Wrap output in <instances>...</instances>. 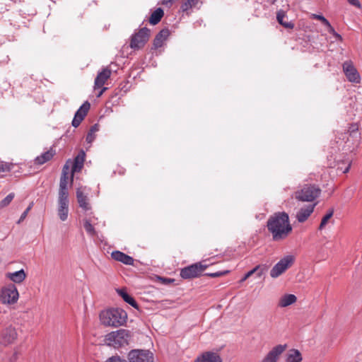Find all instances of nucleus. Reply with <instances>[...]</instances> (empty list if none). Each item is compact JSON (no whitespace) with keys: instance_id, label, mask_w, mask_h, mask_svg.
Returning <instances> with one entry per match:
<instances>
[{"instance_id":"nucleus-1","label":"nucleus","mask_w":362,"mask_h":362,"mask_svg":"<svg viewBox=\"0 0 362 362\" xmlns=\"http://www.w3.org/2000/svg\"><path fill=\"white\" fill-rule=\"evenodd\" d=\"M267 227L275 242L286 239L293 230L288 214L284 211L271 216L267 220Z\"/></svg>"},{"instance_id":"nucleus-2","label":"nucleus","mask_w":362,"mask_h":362,"mask_svg":"<svg viewBox=\"0 0 362 362\" xmlns=\"http://www.w3.org/2000/svg\"><path fill=\"white\" fill-rule=\"evenodd\" d=\"M127 315L120 308H112L102 311L100 319L103 325L110 327H119L123 325L127 320Z\"/></svg>"},{"instance_id":"nucleus-3","label":"nucleus","mask_w":362,"mask_h":362,"mask_svg":"<svg viewBox=\"0 0 362 362\" xmlns=\"http://www.w3.org/2000/svg\"><path fill=\"white\" fill-rule=\"evenodd\" d=\"M131 338L132 333L129 330L120 329L107 334L105 336V341L108 345L119 348L129 344Z\"/></svg>"},{"instance_id":"nucleus-4","label":"nucleus","mask_w":362,"mask_h":362,"mask_svg":"<svg viewBox=\"0 0 362 362\" xmlns=\"http://www.w3.org/2000/svg\"><path fill=\"white\" fill-rule=\"evenodd\" d=\"M321 194L320 188L311 184H306L300 189L294 192V198L302 202H310L315 200Z\"/></svg>"},{"instance_id":"nucleus-5","label":"nucleus","mask_w":362,"mask_h":362,"mask_svg":"<svg viewBox=\"0 0 362 362\" xmlns=\"http://www.w3.org/2000/svg\"><path fill=\"white\" fill-rule=\"evenodd\" d=\"M151 36V30L146 27L140 28L130 37L129 47L139 50L142 49L148 41Z\"/></svg>"},{"instance_id":"nucleus-6","label":"nucleus","mask_w":362,"mask_h":362,"mask_svg":"<svg viewBox=\"0 0 362 362\" xmlns=\"http://www.w3.org/2000/svg\"><path fill=\"white\" fill-rule=\"evenodd\" d=\"M209 264H203V262H196L180 270V276L184 279H192L199 277L207 269Z\"/></svg>"},{"instance_id":"nucleus-7","label":"nucleus","mask_w":362,"mask_h":362,"mask_svg":"<svg viewBox=\"0 0 362 362\" xmlns=\"http://www.w3.org/2000/svg\"><path fill=\"white\" fill-rule=\"evenodd\" d=\"M295 262L293 255H287L278 262L271 269L270 276L277 278L290 268Z\"/></svg>"},{"instance_id":"nucleus-8","label":"nucleus","mask_w":362,"mask_h":362,"mask_svg":"<svg viewBox=\"0 0 362 362\" xmlns=\"http://www.w3.org/2000/svg\"><path fill=\"white\" fill-rule=\"evenodd\" d=\"M18 296V292L16 286L10 284L1 288L0 300L4 304H13L17 302Z\"/></svg>"},{"instance_id":"nucleus-9","label":"nucleus","mask_w":362,"mask_h":362,"mask_svg":"<svg viewBox=\"0 0 362 362\" xmlns=\"http://www.w3.org/2000/svg\"><path fill=\"white\" fill-rule=\"evenodd\" d=\"M129 362H153V354L149 350L133 349L128 354Z\"/></svg>"},{"instance_id":"nucleus-10","label":"nucleus","mask_w":362,"mask_h":362,"mask_svg":"<svg viewBox=\"0 0 362 362\" xmlns=\"http://www.w3.org/2000/svg\"><path fill=\"white\" fill-rule=\"evenodd\" d=\"M17 336L16 329L9 326L2 330L0 336V343L4 345L11 344L17 339Z\"/></svg>"},{"instance_id":"nucleus-11","label":"nucleus","mask_w":362,"mask_h":362,"mask_svg":"<svg viewBox=\"0 0 362 362\" xmlns=\"http://www.w3.org/2000/svg\"><path fill=\"white\" fill-rule=\"evenodd\" d=\"M343 70L350 82L360 83V76L356 68L349 62H345L343 64Z\"/></svg>"},{"instance_id":"nucleus-12","label":"nucleus","mask_w":362,"mask_h":362,"mask_svg":"<svg viewBox=\"0 0 362 362\" xmlns=\"http://www.w3.org/2000/svg\"><path fill=\"white\" fill-rule=\"evenodd\" d=\"M90 104L88 101H86L76 111L74 117L72 120V126L78 127L81 122L83 120L85 117L87 115L88 110H90Z\"/></svg>"},{"instance_id":"nucleus-13","label":"nucleus","mask_w":362,"mask_h":362,"mask_svg":"<svg viewBox=\"0 0 362 362\" xmlns=\"http://www.w3.org/2000/svg\"><path fill=\"white\" fill-rule=\"evenodd\" d=\"M286 344H279L272 349L266 355L262 362H277L279 356L286 349Z\"/></svg>"},{"instance_id":"nucleus-14","label":"nucleus","mask_w":362,"mask_h":362,"mask_svg":"<svg viewBox=\"0 0 362 362\" xmlns=\"http://www.w3.org/2000/svg\"><path fill=\"white\" fill-rule=\"evenodd\" d=\"M194 362H223V360L217 352L205 351L199 355Z\"/></svg>"},{"instance_id":"nucleus-15","label":"nucleus","mask_w":362,"mask_h":362,"mask_svg":"<svg viewBox=\"0 0 362 362\" xmlns=\"http://www.w3.org/2000/svg\"><path fill=\"white\" fill-rule=\"evenodd\" d=\"M170 33L168 28H163L160 30L153 39V47L151 49H157L161 47L163 45L164 42L168 39Z\"/></svg>"},{"instance_id":"nucleus-16","label":"nucleus","mask_w":362,"mask_h":362,"mask_svg":"<svg viewBox=\"0 0 362 362\" xmlns=\"http://www.w3.org/2000/svg\"><path fill=\"white\" fill-rule=\"evenodd\" d=\"M86 153L84 151L81 150L74 160L72 164V170L71 176V182H73L74 173L76 172H80L83 167L85 160Z\"/></svg>"},{"instance_id":"nucleus-17","label":"nucleus","mask_w":362,"mask_h":362,"mask_svg":"<svg viewBox=\"0 0 362 362\" xmlns=\"http://www.w3.org/2000/svg\"><path fill=\"white\" fill-rule=\"evenodd\" d=\"M112 74L111 70L106 67L99 72L95 79L94 88H101L106 82V81L110 77Z\"/></svg>"},{"instance_id":"nucleus-18","label":"nucleus","mask_w":362,"mask_h":362,"mask_svg":"<svg viewBox=\"0 0 362 362\" xmlns=\"http://www.w3.org/2000/svg\"><path fill=\"white\" fill-rule=\"evenodd\" d=\"M316 204V203L313 204H310L306 207L300 209V210L297 212L296 216L298 221L299 223L305 222L313 212Z\"/></svg>"},{"instance_id":"nucleus-19","label":"nucleus","mask_w":362,"mask_h":362,"mask_svg":"<svg viewBox=\"0 0 362 362\" xmlns=\"http://www.w3.org/2000/svg\"><path fill=\"white\" fill-rule=\"evenodd\" d=\"M111 257L113 259L120 262L126 265H134V259L131 256L116 250L111 253Z\"/></svg>"},{"instance_id":"nucleus-20","label":"nucleus","mask_w":362,"mask_h":362,"mask_svg":"<svg viewBox=\"0 0 362 362\" xmlns=\"http://www.w3.org/2000/svg\"><path fill=\"white\" fill-rule=\"evenodd\" d=\"M347 133L350 138L353 139V144L357 148L360 144L361 134L358 132V124L352 123L349 125Z\"/></svg>"},{"instance_id":"nucleus-21","label":"nucleus","mask_w":362,"mask_h":362,"mask_svg":"<svg viewBox=\"0 0 362 362\" xmlns=\"http://www.w3.org/2000/svg\"><path fill=\"white\" fill-rule=\"evenodd\" d=\"M76 198L81 208L84 211H88L90 209L91 207L88 203L87 196H86L79 188L76 189Z\"/></svg>"},{"instance_id":"nucleus-22","label":"nucleus","mask_w":362,"mask_h":362,"mask_svg":"<svg viewBox=\"0 0 362 362\" xmlns=\"http://www.w3.org/2000/svg\"><path fill=\"white\" fill-rule=\"evenodd\" d=\"M55 155V151L50 148L49 151L42 153L35 159V163L37 165H42L50 160Z\"/></svg>"},{"instance_id":"nucleus-23","label":"nucleus","mask_w":362,"mask_h":362,"mask_svg":"<svg viewBox=\"0 0 362 362\" xmlns=\"http://www.w3.org/2000/svg\"><path fill=\"white\" fill-rule=\"evenodd\" d=\"M297 298L293 294H286L283 296L279 302V306L281 308L287 307L296 303Z\"/></svg>"},{"instance_id":"nucleus-24","label":"nucleus","mask_w":362,"mask_h":362,"mask_svg":"<svg viewBox=\"0 0 362 362\" xmlns=\"http://www.w3.org/2000/svg\"><path fill=\"white\" fill-rule=\"evenodd\" d=\"M117 293L122 298L124 301H125L128 304L131 305L134 308H136V309L139 308V305L136 303V301L134 300V298L132 296H131L129 294H128L125 290H124V289L117 290Z\"/></svg>"},{"instance_id":"nucleus-25","label":"nucleus","mask_w":362,"mask_h":362,"mask_svg":"<svg viewBox=\"0 0 362 362\" xmlns=\"http://www.w3.org/2000/svg\"><path fill=\"white\" fill-rule=\"evenodd\" d=\"M7 277L9 278L12 281L15 283H21L26 277V274L23 269H21L13 273H8Z\"/></svg>"},{"instance_id":"nucleus-26","label":"nucleus","mask_w":362,"mask_h":362,"mask_svg":"<svg viewBox=\"0 0 362 362\" xmlns=\"http://www.w3.org/2000/svg\"><path fill=\"white\" fill-rule=\"evenodd\" d=\"M163 16V10L161 8H158L151 13L148 21L151 25H156L160 21Z\"/></svg>"},{"instance_id":"nucleus-27","label":"nucleus","mask_w":362,"mask_h":362,"mask_svg":"<svg viewBox=\"0 0 362 362\" xmlns=\"http://www.w3.org/2000/svg\"><path fill=\"white\" fill-rule=\"evenodd\" d=\"M286 16V12L283 10H279L276 13V19L280 25L286 28L293 29L294 28V23L292 22L284 21V18Z\"/></svg>"},{"instance_id":"nucleus-28","label":"nucleus","mask_w":362,"mask_h":362,"mask_svg":"<svg viewBox=\"0 0 362 362\" xmlns=\"http://www.w3.org/2000/svg\"><path fill=\"white\" fill-rule=\"evenodd\" d=\"M58 215L59 218L64 221L68 217L69 204L68 203H58Z\"/></svg>"},{"instance_id":"nucleus-29","label":"nucleus","mask_w":362,"mask_h":362,"mask_svg":"<svg viewBox=\"0 0 362 362\" xmlns=\"http://www.w3.org/2000/svg\"><path fill=\"white\" fill-rule=\"evenodd\" d=\"M302 359L300 352L298 350L293 349L290 350L286 358V362H301Z\"/></svg>"},{"instance_id":"nucleus-30","label":"nucleus","mask_w":362,"mask_h":362,"mask_svg":"<svg viewBox=\"0 0 362 362\" xmlns=\"http://www.w3.org/2000/svg\"><path fill=\"white\" fill-rule=\"evenodd\" d=\"M58 203H68L69 204L68 188H59V189Z\"/></svg>"},{"instance_id":"nucleus-31","label":"nucleus","mask_w":362,"mask_h":362,"mask_svg":"<svg viewBox=\"0 0 362 362\" xmlns=\"http://www.w3.org/2000/svg\"><path fill=\"white\" fill-rule=\"evenodd\" d=\"M267 268L265 266L257 265L252 270L249 271L247 273V276L250 277L252 274H256L257 277H260L265 272Z\"/></svg>"},{"instance_id":"nucleus-32","label":"nucleus","mask_w":362,"mask_h":362,"mask_svg":"<svg viewBox=\"0 0 362 362\" xmlns=\"http://www.w3.org/2000/svg\"><path fill=\"white\" fill-rule=\"evenodd\" d=\"M99 130V125L98 124H95L93 125L87 136H86V141L89 144L92 143L93 141L95 139V135L94 134Z\"/></svg>"},{"instance_id":"nucleus-33","label":"nucleus","mask_w":362,"mask_h":362,"mask_svg":"<svg viewBox=\"0 0 362 362\" xmlns=\"http://www.w3.org/2000/svg\"><path fill=\"white\" fill-rule=\"evenodd\" d=\"M334 214V209H330L327 214L322 218L321 223L319 226V230H322L327 223L328 221L332 218Z\"/></svg>"},{"instance_id":"nucleus-34","label":"nucleus","mask_w":362,"mask_h":362,"mask_svg":"<svg viewBox=\"0 0 362 362\" xmlns=\"http://www.w3.org/2000/svg\"><path fill=\"white\" fill-rule=\"evenodd\" d=\"M83 227H84L86 231L90 235L95 236L96 235L95 230L89 220H88V219L84 220Z\"/></svg>"},{"instance_id":"nucleus-35","label":"nucleus","mask_w":362,"mask_h":362,"mask_svg":"<svg viewBox=\"0 0 362 362\" xmlns=\"http://www.w3.org/2000/svg\"><path fill=\"white\" fill-rule=\"evenodd\" d=\"M198 1H199V0H187L181 6V8H182V11H186L188 9L196 6L197 4Z\"/></svg>"},{"instance_id":"nucleus-36","label":"nucleus","mask_w":362,"mask_h":362,"mask_svg":"<svg viewBox=\"0 0 362 362\" xmlns=\"http://www.w3.org/2000/svg\"><path fill=\"white\" fill-rule=\"evenodd\" d=\"M14 196V193L12 192L8 194L3 200H1L0 202V209L7 206L12 202Z\"/></svg>"},{"instance_id":"nucleus-37","label":"nucleus","mask_w":362,"mask_h":362,"mask_svg":"<svg viewBox=\"0 0 362 362\" xmlns=\"http://www.w3.org/2000/svg\"><path fill=\"white\" fill-rule=\"evenodd\" d=\"M229 272H230L229 270H225V271H222V272H213V273H206L204 275L207 276H209V277H211V278H217V277H220V276H224V275L228 274Z\"/></svg>"},{"instance_id":"nucleus-38","label":"nucleus","mask_w":362,"mask_h":362,"mask_svg":"<svg viewBox=\"0 0 362 362\" xmlns=\"http://www.w3.org/2000/svg\"><path fill=\"white\" fill-rule=\"evenodd\" d=\"M13 167V164L0 162V173L9 172Z\"/></svg>"},{"instance_id":"nucleus-39","label":"nucleus","mask_w":362,"mask_h":362,"mask_svg":"<svg viewBox=\"0 0 362 362\" xmlns=\"http://www.w3.org/2000/svg\"><path fill=\"white\" fill-rule=\"evenodd\" d=\"M68 175H61L60 182H59V188H68Z\"/></svg>"},{"instance_id":"nucleus-40","label":"nucleus","mask_w":362,"mask_h":362,"mask_svg":"<svg viewBox=\"0 0 362 362\" xmlns=\"http://www.w3.org/2000/svg\"><path fill=\"white\" fill-rule=\"evenodd\" d=\"M313 18L320 20L325 25H329V21L322 15L313 14Z\"/></svg>"},{"instance_id":"nucleus-41","label":"nucleus","mask_w":362,"mask_h":362,"mask_svg":"<svg viewBox=\"0 0 362 362\" xmlns=\"http://www.w3.org/2000/svg\"><path fill=\"white\" fill-rule=\"evenodd\" d=\"M105 362H127V361L121 358L118 356H114L109 358Z\"/></svg>"},{"instance_id":"nucleus-42","label":"nucleus","mask_w":362,"mask_h":362,"mask_svg":"<svg viewBox=\"0 0 362 362\" xmlns=\"http://www.w3.org/2000/svg\"><path fill=\"white\" fill-rule=\"evenodd\" d=\"M158 279L159 281H160L163 284H169L170 283L174 282V281H175V279H173L165 278V277H160V276H158Z\"/></svg>"},{"instance_id":"nucleus-43","label":"nucleus","mask_w":362,"mask_h":362,"mask_svg":"<svg viewBox=\"0 0 362 362\" xmlns=\"http://www.w3.org/2000/svg\"><path fill=\"white\" fill-rule=\"evenodd\" d=\"M71 163L70 160H67L66 164L64 165L63 168H62V175H69V168H70V166L69 165V163Z\"/></svg>"},{"instance_id":"nucleus-44","label":"nucleus","mask_w":362,"mask_h":362,"mask_svg":"<svg viewBox=\"0 0 362 362\" xmlns=\"http://www.w3.org/2000/svg\"><path fill=\"white\" fill-rule=\"evenodd\" d=\"M347 1L351 4L357 8H361V5L358 0H347Z\"/></svg>"},{"instance_id":"nucleus-45","label":"nucleus","mask_w":362,"mask_h":362,"mask_svg":"<svg viewBox=\"0 0 362 362\" xmlns=\"http://www.w3.org/2000/svg\"><path fill=\"white\" fill-rule=\"evenodd\" d=\"M175 0H162V4L166 6H171Z\"/></svg>"},{"instance_id":"nucleus-46","label":"nucleus","mask_w":362,"mask_h":362,"mask_svg":"<svg viewBox=\"0 0 362 362\" xmlns=\"http://www.w3.org/2000/svg\"><path fill=\"white\" fill-rule=\"evenodd\" d=\"M28 212L29 211H27V209H25L23 211V213L21 214V217H20V218H19V220L18 221V223H20L21 221H23L25 218V217L27 216Z\"/></svg>"},{"instance_id":"nucleus-47","label":"nucleus","mask_w":362,"mask_h":362,"mask_svg":"<svg viewBox=\"0 0 362 362\" xmlns=\"http://www.w3.org/2000/svg\"><path fill=\"white\" fill-rule=\"evenodd\" d=\"M325 26L327 27V31L330 33L334 35L336 31L334 30V28L331 25V24L329 23V25H326Z\"/></svg>"},{"instance_id":"nucleus-48","label":"nucleus","mask_w":362,"mask_h":362,"mask_svg":"<svg viewBox=\"0 0 362 362\" xmlns=\"http://www.w3.org/2000/svg\"><path fill=\"white\" fill-rule=\"evenodd\" d=\"M351 168V162H349L347 165V166L342 170L343 173H346L349 172V169Z\"/></svg>"},{"instance_id":"nucleus-49","label":"nucleus","mask_w":362,"mask_h":362,"mask_svg":"<svg viewBox=\"0 0 362 362\" xmlns=\"http://www.w3.org/2000/svg\"><path fill=\"white\" fill-rule=\"evenodd\" d=\"M333 35L337 40L342 41V37L337 32Z\"/></svg>"},{"instance_id":"nucleus-50","label":"nucleus","mask_w":362,"mask_h":362,"mask_svg":"<svg viewBox=\"0 0 362 362\" xmlns=\"http://www.w3.org/2000/svg\"><path fill=\"white\" fill-rule=\"evenodd\" d=\"M250 276H247V274H245V276L243 277V279L240 280V282L245 281L246 279H247Z\"/></svg>"},{"instance_id":"nucleus-51","label":"nucleus","mask_w":362,"mask_h":362,"mask_svg":"<svg viewBox=\"0 0 362 362\" xmlns=\"http://www.w3.org/2000/svg\"><path fill=\"white\" fill-rule=\"evenodd\" d=\"M106 89H107V88H103L100 90V92L98 93V97H100V96L103 94V93Z\"/></svg>"},{"instance_id":"nucleus-52","label":"nucleus","mask_w":362,"mask_h":362,"mask_svg":"<svg viewBox=\"0 0 362 362\" xmlns=\"http://www.w3.org/2000/svg\"><path fill=\"white\" fill-rule=\"evenodd\" d=\"M33 203H30V205L28 206V208L26 209H27V211H29L32 207H33Z\"/></svg>"},{"instance_id":"nucleus-53","label":"nucleus","mask_w":362,"mask_h":362,"mask_svg":"<svg viewBox=\"0 0 362 362\" xmlns=\"http://www.w3.org/2000/svg\"><path fill=\"white\" fill-rule=\"evenodd\" d=\"M349 141V138H347V141H346V143H348Z\"/></svg>"}]
</instances>
